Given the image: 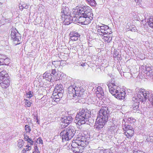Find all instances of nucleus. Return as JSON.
Segmentation results:
<instances>
[{
	"instance_id": "nucleus-1",
	"label": "nucleus",
	"mask_w": 153,
	"mask_h": 153,
	"mask_svg": "<svg viewBox=\"0 0 153 153\" xmlns=\"http://www.w3.org/2000/svg\"><path fill=\"white\" fill-rule=\"evenodd\" d=\"M91 115L90 111L87 110H80L76 115L74 122L79 126L87 123L91 126L94 123V120L91 117Z\"/></svg>"
},
{
	"instance_id": "nucleus-2",
	"label": "nucleus",
	"mask_w": 153,
	"mask_h": 153,
	"mask_svg": "<svg viewBox=\"0 0 153 153\" xmlns=\"http://www.w3.org/2000/svg\"><path fill=\"white\" fill-rule=\"evenodd\" d=\"M137 97H133L132 99L131 107L135 110H137L140 104L139 100L142 102H145L149 96V92L145 89L137 88L136 89Z\"/></svg>"
},
{
	"instance_id": "nucleus-3",
	"label": "nucleus",
	"mask_w": 153,
	"mask_h": 153,
	"mask_svg": "<svg viewBox=\"0 0 153 153\" xmlns=\"http://www.w3.org/2000/svg\"><path fill=\"white\" fill-rule=\"evenodd\" d=\"M68 91L67 97L70 99L76 98V97L78 99L84 98L83 94L80 92V88L74 85L70 86Z\"/></svg>"
},
{
	"instance_id": "nucleus-4",
	"label": "nucleus",
	"mask_w": 153,
	"mask_h": 153,
	"mask_svg": "<svg viewBox=\"0 0 153 153\" xmlns=\"http://www.w3.org/2000/svg\"><path fill=\"white\" fill-rule=\"evenodd\" d=\"M76 133V130L74 127L70 126L64 129L60 133V135L63 141L68 140L71 139L74 136Z\"/></svg>"
},
{
	"instance_id": "nucleus-5",
	"label": "nucleus",
	"mask_w": 153,
	"mask_h": 153,
	"mask_svg": "<svg viewBox=\"0 0 153 153\" xmlns=\"http://www.w3.org/2000/svg\"><path fill=\"white\" fill-rule=\"evenodd\" d=\"M81 15H83L84 18H87L88 22L93 19V15L92 13L91 8L87 6H84L79 7L77 11Z\"/></svg>"
},
{
	"instance_id": "nucleus-6",
	"label": "nucleus",
	"mask_w": 153,
	"mask_h": 153,
	"mask_svg": "<svg viewBox=\"0 0 153 153\" xmlns=\"http://www.w3.org/2000/svg\"><path fill=\"white\" fill-rule=\"evenodd\" d=\"M10 36L14 43L16 45L20 44L21 42V35L16 28L11 29Z\"/></svg>"
},
{
	"instance_id": "nucleus-7",
	"label": "nucleus",
	"mask_w": 153,
	"mask_h": 153,
	"mask_svg": "<svg viewBox=\"0 0 153 153\" xmlns=\"http://www.w3.org/2000/svg\"><path fill=\"white\" fill-rule=\"evenodd\" d=\"M109 116V111L108 107H102L99 111V114L97 118L108 121Z\"/></svg>"
},
{
	"instance_id": "nucleus-8",
	"label": "nucleus",
	"mask_w": 153,
	"mask_h": 153,
	"mask_svg": "<svg viewBox=\"0 0 153 153\" xmlns=\"http://www.w3.org/2000/svg\"><path fill=\"white\" fill-rule=\"evenodd\" d=\"M102 26H99L98 29V34L101 36L104 35H108V34H111L112 32L111 30L107 25H102Z\"/></svg>"
},
{
	"instance_id": "nucleus-9",
	"label": "nucleus",
	"mask_w": 153,
	"mask_h": 153,
	"mask_svg": "<svg viewBox=\"0 0 153 153\" xmlns=\"http://www.w3.org/2000/svg\"><path fill=\"white\" fill-rule=\"evenodd\" d=\"M10 77L8 74H6L5 76H0V84L3 88H7L10 85Z\"/></svg>"
},
{
	"instance_id": "nucleus-10",
	"label": "nucleus",
	"mask_w": 153,
	"mask_h": 153,
	"mask_svg": "<svg viewBox=\"0 0 153 153\" xmlns=\"http://www.w3.org/2000/svg\"><path fill=\"white\" fill-rule=\"evenodd\" d=\"M64 93V90L62 85L61 84H58L56 86L53 91V95L56 96V95H57L58 97H62Z\"/></svg>"
},
{
	"instance_id": "nucleus-11",
	"label": "nucleus",
	"mask_w": 153,
	"mask_h": 153,
	"mask_svg": "<svg viewBox=\"0 0 153 153\" xmlns=\"http://www.w3.org/2000/svg\"><path fill=\"white\" fill-rule=\"evenodd\" d=\"M110 93L113 95L115 96L117 93H119L120 88L116 85L114 83L111 84L107 83V84Z\"/></svg>"
},
{
	"instance_id": "nucleus-12",
	"label": "nucleus",
	"mask_w": 153,
	"mask_h": 153,
	"mask_svg": "<svg viewBox=\"0 0 153 153\" xmlns=\"http://www.w3.org/2000/svg\"><path fill=\"white\" fill-rule=\"evenodd\" d=\"M61 13L62 18L67 19L68 16L70 15L69 10L68 7V4L64 3L62 5V8L61 10Z\"/></svg>"
},
{
	"instance_id": "nucleus-13",
	"label": "nucleus",
	"mask_w": 153,
	"mask_h": 153,
	"mask_svg": "<svg viewBox=\"0 0 153 153\" xmlns=\"http://www.w3.org/2000/svg\"><path fill=\"white\" fill-rule=\"evenodd\" d=\"M107 122L106 120H102L97 118L94 126V128L97 130H101L103 128Z\"/></svg>"
},
{
	"instance_id": "nucleus-14",
	"label": "nucleus",
	"mask_w": 153,
	"mask_h": 153,
	"mask_svg": "<svg viewBox=\"0 0 153 153\" xmlns=\"http://www.w3.org/2000/svg\"><path fill=\"white\" fill-rule=\"evenodd\" d=\"M80 14V13H78V12H76V14H75V16H73L74 18L72 19V20L79 24L85 23V21L86 20V19L87 18H84L83 15H81Z\"/></svg>"
},
{
	"instance_id": "nucleus-15",
	"label": "nucleus",
	"mask_w": 153,
	"mask_h": 153,
	"mask_svg": "<svg viewBox=\"0 0 153 153\" xmlns=\"http://www.w3.org/2000/svg\"><path fill=\"white\" fill-rule=\"evenodd\" d=\"M77 139L76 140L72 142L71 144V150L74 152L75 153H80L82 152V151H81L79 147V144L78 142Z\"/></svg>"
},
{
	"instance_id": "nucleus-16",
	"label": "nucleus",
	"mask_w": 153,
	"mask_h": 153,
	"mask_svg": "<svg viewBox=\"0 0 153 153\" xmlns=\"http://www.w3.org/2000/svg\"><path fill=\"white\" fill-rule=\"evenodd\" d=\"M73 118L71 116L64 117L62 118L61 122L62 125L65 127L67 126L69 124L71 123L73 121Z\"/></svg>"
},
{
	"instance_id": "nucleus-17",
	"label": "nucleus",
	"mask_w": 153,
	"mask_h": 153,
	"mask_svg": "<svg viewBox=\"0 0 153 153\" xmlns=\"http://www.w3.org/2000/svg\"><path fill=\"white\" fill-rule=\"evenodd\" d=\"M43 77L44 79H45L48 81L50 82H53L54 80H56L58 78L54 77L53 76L51 75V74L48 72L47 71L46 72L43 74Z\"/></svg>"
},
{
	"instance_id": "nucleus-18",
	"label": "nucleus",
	"mask_w": 153,
	"mask_h": 153,
	"mask_svg": "<svg viewBox=\"0 0 153 153\" xmlns=\"http://www.w3.org/2000/svg\"><path fill=\"white\" fill-rule=\"evenodd\" d=\"M70 39L73 41H76L78 40L80 35L79 33L75 31L71 32L69 34Z\"/></svg>"
},
{
	"instance_id": "nucleus-19",
	"label": "nucleus",
	"mask_w": 153,
	"mask_h": 153,
	"mask_svg": "<svg viewBox=\"0 0 153 153\" xmlns=\"http://www.w3.org/2000/svg\"><path fill=\"white\" fill-rule=\"evenodd\" d=\"M144 73L147 76L153 77V69L151 67H146Z\"/></svg>"
},
{
	"instance_id": "nucleus-20",
	"label": "nucleus",
	"mask_w": 153,
	"mask_h": 153,
	"mask_svg": "<svg viewBox=\"0 0 153 153\" xmlns=\"http://www.w3.org/2000/svg\"><path fill=\"white\" fill-rule=\"evenodd\" d=\"M96 93L99 97H101L104 96V92L102 88L100 86H98L95 90Z\"/></svg>"
},
{
	"instance_id": "nucleus-21",
	"label": "nucleus",
	"mask_w": 153,
	"mask_h": 153,
	"mask_svg": "<svg viewBox=\"0 0 153 153\" xmlns=\"http://www.w3.org/2000/svg\"><path fill=\"white\" fill-rule=\"evenodd\" d=\"M125 94L126 93L125 91L122 92L120 91L119 93H117V94L115 95L114 97L120 100H123L125 98Z\"/></svg>"
},
{
	"instance_id": "nucleus-22",
	"label": "nucleus",
	"mask_w": 153,
	"mask_h": 153,
	"mask_svg": "<svg viewBox=\"0 0 153 153\" xmlns=\"http://www.w3.org/2000/svg\"><path fill=\"white\" fill-rule=\"evenodd\" d=\"M102 36L103 40L107 43L110 42L112 39V36L111 34L108 33V35H104Z\"/></svg>"
},
{
	"instance_id": "nucleus-23",
	"label": "nucleus",
	"mask_w": 153,
	"mask_h": 153,
	"mask_svg": "<svg viewBox=\"0 0 153 153\" xmlns=\"http://www.w3.org/2000/svg\"><path fill=\"white\" fill-rule=\"evenodd\" d=\"M107 122L108 123H109L108 124V131L111 132L114 131L117 126L113 122L111 121L109 122L108 121Z\"/></svg>"
},
{
	"instance_id": "nucleus-24",
	"label": "nucleus",
	"mask_w": 153,
	"mask_h": 153,
	"mask_svg": "<svg viewBox=\"0 0 153 153\" xmlns=\"http://www.w3.org/2000/svg\"><path fill=\"white\" fill-rule=\"evenodd\" d=\"M147 22L150 27L153 28V16H147L146 17Z\"/></svg>"
},
{
	"instance_id": "nucleus-25",
	"label": "nucleus",
	"mask_w": 153,
	"mask_h": 153,
	"mask_svg": "<svg viewBox=\"0 0 153 153\" xmlns=\"http://www.w3.org/2000/svg\"><path fill=\"white\" fill-rule=\"evenodd\" d=\"M78 140V143H79V148L80 149L81 151L82 152V150L84 149V147L86 145L87 143L86 140Z\"/></svg>"
},
{
	"instance_id": "nucleus-26",
	"label": "nucleus",
	"mask_w": 153,
	"mask_h": 153,
	"mask_svg": "<svg viewBox=\"0 0 153 153\" xmlns=\"http://www.w3.org/2000/svg\"><path fill=\"white\" fill-rule=\"evenodd\" d=\"M125 133L126 136L128 135L129 137H131L133 135L134 131L133 129H130V130H126Z\"/></svg>"
},
{
	"instance_id": "nucleus-27",
	"label": "nucleus",
	"mask_w": 153,
	"mask_h": 153,
	"mask_svg": "<svg viewBox=\"0 0 153 153\" xmlns=\"http://www.w3.org/2000/svg\"><path fill=\"white\" fill-rule=\"evenodd\" d=\"M123 129L125 131L126 130H130V129H133L132 126L129 125L126 126L125 124H123Z\"/></svg>"
},
{
	"instance_id": "nucleus-28",
	"label": "nucleus",
	"mask_w": 153,
	"mask_h": 153,
	"mask_svg": "<svg viewBox=\"0 0 153 153\" xmlns=\"http://www.w3.org/2000/svg\"><path fill=\"white\" fill-rule=\"evenodd\" d=\"M88 3L91 6L95 5L96 3L95 0H86Z\"/></svg>"
},
{
	"instance_id": "nucleus-29",
	"label": "nucleus",
	"mask_w": 153,
	"mask_h": 153,
	"mask_svg": "<svg viewBox=\"0 0 153 153\" xmlns=\"http://www.w3.org/2000/svg\"><path fill=\"white\" fill-rule=\"evenodd\" d=\"M31 146H29V144H27L26 147H27L26 149H24L22 152L23 153H26V152L29 150H30L31 149Z\"/></svg>"
},
{
	"instance_id": "nucleus-30",
	"label": "nucleus",
	"mask_w": 153,
	"mask_h": 153,
	"mask_svg": "<svg viewBox=\"0 0 153 153\" xmlns=\"http://www.w3.org/2000/svg\"><path fill=\"white\" fill-rule=\"evenodd\" d=\"M25 107H30L31 106L32 103L26 99H24Z\"/></svg>"
},
{
	"instance_id": "nucleus-31",
	"label": "nucleus",
	"mask_w": 153,
	"mask_h": 153,
	"mask_svg": "<svg viewBox=\"0 0 153 153\" xmlns=\"http://www.w3.org/2000/svg\"><path fill=\"white\" fill-rule=\"evenodd\" d=\"M24 142L22 140H19L18 142V146L20 148L22 147L24 145Z\"/></svg>"
},
{
	"instance_id": "nucleus-32",
	"label": "nucleus",
	"mask_w": 153,
	"mask_h": 153,
	"mask_svg": "<svg viewBox=\"0 0 153 153\" xmlns=\"http://www.w3.org/2000/svg\"><path fill=\"white\" fill-rule=\"evenodd\" d=\"M4 65H7L10 62V59L9 58H6V57L4 59Z\"/></svg>"
},
{
	"instance_id": "nucleus-33",
	"label": "nucleus",
	"mask_w": 153,
	"mask_h": 153,
	"mask_svg": "<svg viewBox=\"0 0 153 153\" xmlns=\"http://www.w3.org/2000/svg\"><path fill=\"white\" fill-rule=\"evenodd\" d=\"M135 121V119L132 117H128L127 119V121L130 123H134Z\"/></svg>"
},
{
	"instance_id": "nucleus-34",
	"label": "nucleus",
	"mask_w": 153,
	"mask_h": 153,
	"mask_svg": "<svg viewBox=\"0 0 153 153\" xmlns=\"http://www.w3.org/2000/svg\"><path fill=\"white\" fill-rule=\"evenodd\" d=\"M33 92L31 91H29L27 93H26V97L27 98H30L33 96Z\"/></svg>"
},
{
	"instance_id": "nucleus-35",
	"label": "nucleus",
	"mask_w": 153,
	"mask_h": 153,
	"mask_svg": "<svg viewBox=\"0 0 153 153\" xmlns=\"http://www.w3.org/2000/svg\"><path fill=\"white\" fill-rule=\"evenodd\" d=\"M148 98H149V100L152 103L153 105V93L150 94H149V96Z\"/></svg>"
},
{
	"instance_id": "nucleus-36",
	"label": "nucleus",
	"mask_w": 153,
	"mask_h": 153,
	"mask_svg": "<svg viewBox=\"0 0 153 153\" xmlns=\"http://www.w3.org/2000/svg\"><path fill=\"white\" fill-rule=\"evenodd\" d=\"M25 129L26 132H29L31 131L30 127L28 125H26L25 126Z\"/></svg>"
},
{
	"instance_id": "nucleus-37",
	"label": "nucleus",
	"mask_w": 153,
	"mask_h": 153,
	"mask_svg": "<svg viewBox=\"0 0 153 153\" xmlns=\"http://www.w3.org/2000/svg\"><path fill=\"white\" fill-rule=\"evenodd\" d=\"M56 71H57V70H56L55 69H54L53 68L52 69L51 73L53 75V76L54 77L56 76V75H57V74H56Z\"/></svg>"
},
{
	"instance_id": "nucleus-38",
	"label": "nucleus",
	"mask_w": 153,
	"mask_h": 153,
	"mask_svg": "<svg viewBox=\"0 0 153 153\" xmlns=\"http://www.w3.org/2000/svg\"><path fill=\"white\" fill-rule=\"evenodd\" d=\"M53 97H55L54 98L55 99V102H59L60 100V99L62 97H59L57 96V95H56V96H54V95H53Z\"/></svg>"
},
{
	"instance_id": "nucleus-39",
	"label": "nucleus",
	"mask_w": 153,
	"mask_h": 153,
	"mask_svg": "<svg viewBox=\"0 0 153 153\" xmlns=\"http://www.w3.org/2000/svg\"><path fill=\"white\" fill-rule=\"evenodd\" d=\"M6 74L7 75L8 74L7 73V72L5 71H2L0 73V76H5V75Z\"/></svg>"
},
{
	"instance_id": "nucleus-40",
	"label": "nucleus",
	"mask_w": 153,
	"mask_h": 153,
	"mask_svg": "<svg viewBox=\"0 0 153 153\" xmlns=\"http://www.w3.org/2000/svg\"><path fill=\"white\" fill-rule=\"evenodd\" d=\"M77 140H86V138L83 136H80V137H78V138H77Z\"/></svg>"
},
{
	"instance_id": "nucleus-41",
	"label": "nucleus",
	"mask_w": 153,
	"mask_h": 153,
	"mask_svg": "<svg viewBox=\"0 0 153 153\" xmlns=\"http://www.w3.org/2000/svg\"><path fill=\"white\" fill-rule=\"evenodd\" d=\"M59 62L58 61H53L52 62V64L54 65L55 68L58 67V65H59Z\"/></svg>"
},
{
	"instance_id": "nucleus-42",
	"label": "nucleus",
	"mask_w": 153,
	"mask_h": 153,
	"mask_svg": "<svg viewBox=\"0 0 153 153\" xmlns=\"http://www.w3.org/2000/svg\"><path fill=\"white\" fill-rule=\"evenodd\" d=\"M28 7L26 4H24L21 5V6H19V8L20 9H23L24 8L25 9H27Z\"/></svg>"
},
{
	"instance_id": "nucleus-43",
	"label": "nucleus",
	"mask_w": 153,
	"mask_h": 153,
	"mask_svg": "<svg viewBox=\"0 0 153 153\" xmlns=\"http://www.w3.org/2000/svg\"><path fill=\"white\" fill-rule=\"evenodd\" d=\"M24 139L25 141H27L28 140H30V138L29 137L26 135V134H24Z\"/></svg>"
},
{
	"instance_id": "nucleus-44",
	"label": "nucleus",
	"mask_w": 153,
	"mask_h": 153,
	"mask_svg": "<svg viewBox=\"0 0 153 153\" xmlns=\"http://www.w3.org/2000/svg\"><path fill=\"white\" fill-rule=\"evenodd\" d=\"M100 153H112V152H110L109 151L107 150H104L100 151Z\"/></svg>"
},
{
	"instance_id": "nucleus-45",
	"label": "nucleus",
	"mask_w": 153,
	"mask_h": 153,
	"mask_svg": "<svg viewBox=\"0 0 153 153\" xmlns=\"http://www.w3.org/2000/svg\"><path fill=\"white\" fill-rule=\"evenodd\" d=\"M37 143H39V144H43V141L41 138L40 137H39L37 139Z\"/></svg>"
},
{
	"instance_id": "nucleus-46",
	"label": "nucleus",
	"mask_w": 153,
	"mask_h": 153,
	"mask_svg": "<svg viewBox=\"0 0 153 153\" xmlns=\"http://www.w3.org/2000/svg\"><path fill=\"white\" fill-rule=\"evenodd\" d=\"M30 140L31 141L28 140L27 141L28 143L30 144V146H31L32 145H33L34 143V141H33L30 138Z\"/></svg>"
},
{
	"instance_id": "nucleus-47",
	"label": "nucleus",
	"mask_w": 153,
	"mask_h": 153,
	"mask_svg": "<svg viewBox=\"0 0 153 153\" xmlns=\"http://www.w3.org/2000/svg\"><path fill=\"white\" fill-rule=\"evenodd\" d=\"M34 149L35 150V152H36V153H39L40 152L39 150V149L38 148L37 146H36L34 147Z\"/></svg>"
},
{
	"instance_id": "nucleus-48",
	"label": "nucleus",
	"mask_w": 153,
	"mask_h": 153,
	"mask_svg": "<svg viewBox=\"0 0 153 153\" xmlns=\"http://www.w3.org/2000/svg\"><path fill=\"white\" fill-rule=\"evenodd\" d=\"M134 1L137 3V4L138 5L141 4L142 2V0H134Z\"/></svg>"
},
{
	"instance_id": "nucleus-49",
	"label": "nucleus",
	"mask_w": 153,
	"mask_h": 153,
	"mask_svg": "<svg viewBox=\"0 0 153 153\" xmlns=\"http://www.w3.org/2000/svg\"><path fill=\"white\" fill-rule=\"evenodd\" d=\"M133 153H145L144 152L138 150L137 151H134Z\"/></svg>"
},
{
	"instance_id": "nucleus-50",
	"label": "nucleus",
	"mask_w": 153,
	"mask_h": 153,
	"mask_svg": "<svg viewBox=\"0 0 153 153\" xmlns=\"http://www.w3.org/2000/svg\"><path fill=\"white\" fill-rule=\"evenodd\" d=\"M2 0H0V10L2 9L3 3L2 2Z\"/></svg>"
},
{
	"instance_id": "nucleus-51",
	"label": "nucleus",
	"mask_w": 153,
	"mask_h": 153,
	"mask_svg": "<svg viewBox=\"0 0 153 153\" xmlns=\"http://www.w3.org/2000/svg\"><path fill=\"white\" fill-rule=\"evenodd\" d=\"M4 58H3L2 59H0V63L2 65H4Z\"/></svg>"
},
{
	"instance_id": "nucleus-52",
	"label": "nucleus",
	"mask_w": 153,
	"mask_h": 153,
	"mask_svg": "<svg viewBox=\"0 0 153 153\" xmlns=\"http://www.w3.org/2000/svg\"><path fill=\"white\" fill-rule=\"evenodd\" d=\"M55 98V97H53L52 96L51 98V100L53 102H55V101L54 100H55V99L54 98Z\"/></svg>"
},
{
	"instance_id": "nucleus-53",
	"label": "nucleus",
	"mask_w": 153,
	"mask_h": 153,
	"mask_svg": "<svg viewBox=\"0 0 153 153\" xmlns=\"http://www.w3.org/2000/svg\"><path fill=\"white\" fill-rule=\"evenodd\" d=\"M132 32H135L136 30V28L135 27H133L130 30Z\"/></svg>"
},
{
	"instance_id": "nucleus-54",
	"label": "nucleus",
	"mask_w": 153,
	"mask_h": 153,
	"mask_svg": "<svg viewBox=\"0 0 153 153\" xmlns=\"http://www.w3.org/2000/svg\"><path fill=\"white\" fill-rule=\"evenodd\" d=\"M86 64L85 63H83L82 62L81 63H80V65L83 67L85 66L86 65Z\"/></svg>"
},
{
	"instance_id": "nucleus-55",
	"label": "nucleus",
	"mask_w": 153,
	"mask_h": 153,
	"mask_svg": "<svg viewBox=\"0 0 153 153\" xmlns=\"http://www.w3.org/2000/svg\"><path fill=\"white\" fill-rule=\"evenodd\" d=\"M36 120H37V121H36L37 123H38L39 120H38V117H36Z\"/></svg>"
},
{
	"instance_id": "nucleus-56",
	"label": "nucleus",
	"mask_w": 153,
	"mask_h": 153,
	"mask_svg": "<svg viewBox=\"0 0 153 153\" xmlns=\"http://www.w3.org/2000/svg\"><path fill=\"white\" fill-rule=\"evenodd\" d=\"M115 55L116 56H117L118 55V54L117 52H116L115 53Z\"/></svg>"
},
{
	"instance_id": "nucleus-57",
	"label": "nucleus",
	"mask_w": 153,
	"mask_h": 153,
	"mask_svg": "<svg viewBox=\"0 0 153 153\" xmlns=\"http://www.w3.org/2000/svg\"><path fill=\"white\" fill-rule=\"evenodd\" d=\"M126 73L127 74H128L129 75L130 74L128 72V73Z\"/></svg>"
},
{
	"instance_id": "nucleus-58",
	"label": "nucleus",
	"mask_w": 153,
	"mask_h": 153,
	"mask_svg": "<svg viewBox=\"0 0 153 153\" xmlns=\"http://www.w3.org/2000/svg\"><path fill=\"white\" fill-rule=\"evenodd\" d=\"M36 152H35V151H34L33 152V153H36Z\"/></svg>"
},
{
	"instance_id": "nucleus-59",
	"label": "nucleus",
	"mask_w": 153,
	"mask_h": 153,
	"mask_svg": "<svg viewBox=\"0 0 153 153\" xmlns=\"http://www.w3.org/2000/svg\"><path fill=\"white\" fill-rule=\"evenodd\" d=\"M71 17H72V19H73L74 18V17L73 18V17H72V16H71ZM72 21H73V20H72Z\"/></svg>"
},
{
	"instance_id": "nucleus-60",
	"label": "nucleus",
	"mask_w": 153,
	"mask_h": 153,
	"mask_svg": "<svg viewBox=\"0 0 153 153\" xmlns=\"http://www.w3.org/2000/svg\"><path fill=\"white\" fill-rule=\"evenodd\" d=\"M71 17H72V19H73L74 18V17L73 18V17H72V16H71ZM72 21H73V20H72Z\"/></svg>"
},
{
	"instance_id": "nucleus-61",
	"label": "nucleus",
	"mask_w": 153,
	"mask_h": 153,
	"mask_svg": "<svg viewBox=\"0 0 153 153\" xmlns=\"http://www.w3.org/2000/svg\"><path fill=\"white\" fill-rule=\"evenodd\" d=\"M146 17H147V16H146H146H145V17H146V18H146V19H146Z\"/></svg>"
}]
</instances>
